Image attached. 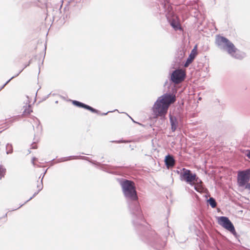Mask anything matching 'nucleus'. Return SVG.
<instances>
[{
    "instance_id": "6",
    "label": "nucleus",
    "mask_w": 250,
    "mask_h": 250,
    "mask_svg": "<svg viewBox=\"0 0 250 250\" xmlns=\"http://www.w3.org/2000/svg\"><path fill=\"white\" fill-rule=\"evenodd\" d=\"M218 223L220 225L230 231L232 234H236L234 226L228 217L225 216L219 217L218 218Z\"/></svg>"
},
{
    "instance_id": "21",
    "label": "nucleus",
    "mask_w": 250,
    "mask_h": 250,
    "mask_svg": "<svg viewBox=\"0 0 250 250\" xmlns=\"http://www.w3.org/2000/svg\"><path fill=\"white\" fill-rule=\"evenodd\" d=\"M22 70H21V71L19 72V73H18L16 76H13L12 78H10L8 81H7V82H6L4 84H3L2 86H1V87H0V91L2 89H3V88L4 87V86H5V85H6V84H7V83H9V82L12 80V79H13L14 78H15V77H17V76H18L19 75V74H20V73L22 71Z\"/></svg>"
},
{
    "instance_id": "16",
    "label": "nucleus",
    "mask_w": 250,
    "mask_h": 250,
    "mask_svg": "<svg viewBox=\"0 0 250 250\" xmlns=\"http://www.w3.org/2000/svg\"><path fill=\"white\" fill-rule=\"evenodd\" d=\"M78 157H79L78 156H75L64 157V158H61L60 159V160H58V162H61L66 161L70 160L73 159H78Z\"/></svg>"
},
{
    "instance_id": "5",
    "label": "nucleus",
    "mask_w": 250,
    "mask_h": 250,
    "mask_svg": "<svg viewBox=\"0 0 250 250\" xmlns=\"http://www.w3.org/2000/svg\"><path fill=\"white\" fill-rule=\"evenodd\" d=\"M250 180V169L239 171L237 174V184L239 187H244Z\"/></svg>"
},
{
    "instance_id": "17",
    "label": "nucleus",
    "mask_w": 250,
    "mask_h": 250,
    "mask_svg": "<svg viewBox=\"0 0 250 250\" xmlns=\"http://www.w3.org/2000/svg\"><path fill=\"white\" fill-rule=\"evenodd\" d=\"M32 112V110L31 108V106L28 105V106H26L23 112V114L25 116L28 115L30 114L31 112Z\"/></svg>"
},
{
    "instance_id": "27",
    "label": "nucleus",
    "mask_w": 250,
    "mask_h": 250,
    "mask_svg": "<svg viewBox=\"0 0 250 250\" xmlns=\"http://www.w3.org/2000/svg\"><path fill=\"white\" fill-rule=\"evenodd\" d=\"M115 142H116L117 143H125L126 142V141H115Z\"/></svg>"
},
{
    "instance_id": "32",
    "label": "nucleus",
    "mask_w": 250,
    "mask_h": 250,
    "mask_svg": "<svg viewBox=\"0 0 250 250\" xmlns=\"http://www.w3.org/2000/svg\"><path fill=\"white\" fill-rule=\"evenodd\" d=\"M7 214L6 213L4 215V217H7Z\"/></svg>"
},
{
    "instance_id": "30",
    "label": "nucleus",
    "mask_w": 250,
    "mask_h": 250,
    "mask_svg": "<svg viewBox=\"0 0 250 250\" xmlns=\"http://www.w3.org/2000/svg\"><path fill=\"white\" fill-rule=\"evenodd\" d=\"M82 159H85V160H88V158L86 157H82Z\"/></svg>"
},
{
    "instance_id": "28",
    "label": "nucleus",
    "mask_w": 250,
    "mask_h": 250,
    "mask_svg": "<svg viewBox=\"0 0 250 250\" xmlns=\"http://www.w3.org/2000/svg\"><path fill=\"white\" fill-rule=\"evenodd\" d=\"M111 112V111H108L106 113H101V115H106V114H107L108 113Z\"/></svg>"
},
{
    "instance_id": "18",
    "label": "nucleus",
    "mask_w": 250,
    "mask_h": 250,
    "mask_svg": "<svg viewBox=\"0 0 250 250\" xmlns=\"http://www.w3.org/2000/svg\"><path fill=\"white\" fill-rule=\"evenodd\" d=\"M6 154H11L13 152V146L10 144H7L6 146Z\"/></svg>"
},
{
    "instance_id": "31",
    "label": "nucleus",
    "mask_w": 250,
    "mask_h": 250,
    "mask_svg": "<svg viewBox=\"0 0 250 250\" xmlns=\"http://www.w3.org/2000/svg\"><path fill=\"white\" fill-rule=\"evenodd\" d=\"M36 158H33V159H32V163L33 164H34V161L35 160Z\"/></svg>"
},
{
    "instance_id": "25",
    "label": "nucleus",
    "mask_w": 250,
    "mask_h": 250,
    "mask_svg": "<svg viewBox=\"0 0 250 250\" xmlns=\"http://www.w3.org/2000/svg\"><path fill=\"white\" fill-rule=\"evenodd\" d=\"M91 163H92V164H94V165H97V166H101V164L99 162H92V161H90Z\"/></svg>"
},
{
    "instance_id": "3",
    "label": "nucleus",
    "mask_w": 250,
    "mask_h": 250,
    "mask_svg": "<svg viewBox=\"0 0 250 250\" xmlns=\"http://www.w3.org/2000/svg\"><path fill=\"white\" fill-rule=\"evenodd\" d=\"M217 46L221 50H226L232 57L237 59H242L246 56L245 53L238 50L234 45L227 38L217 35L215 39Z\"/></svg>"
},
{
    "instance_id": "4",
    "label": "nucleus",
    "mask_w": 250,
    "mask_h": 250,
    "mask_svg": "<svg viewBox=\"0 0 250 250\" xmlns=\"http://www.w3.org/2000/svg\"><path fill=\"white\" fill-rule=\"evenodd\" d=\"M183 172L180 174L181 179L185 181L191 186H193L195 182H198V178L195 173H192L191 171L185 168L182 169Z\"/></svg>"
},
{
    "instance_id": "10",
    "label": "nucleus",
    "mask_w": 250,
    "mask_h": 250,
    "mask_svg": "<svg viewBox=\"0 0 250 250\" xmlns=\"http://www.w3.org/2000/svg\"><path fill=\"white\" fill-rule=\"evenodd\" d=\"M197 50H196V46L192 50L191 53H190L188 57V58L187 61L184 64V66L187 67L188 66L190 63H191L194 59H195L196 56L197 55Z\"/></svg>"
},
{
    "instance_id": "24",
    "label": "nucleus",
    "mask_w": 250,
    "mask_h": 250,
    "mask_svg": "<svg viewBox=\"0 0 250 250\" xmlns=\"http://www.w3.org/2000/svg\"><path fill=\"white\" fill-rule=\"evenodd\" d=\"M245 187L246 189L250 191V183H248Z\"/></svg>"
},
{
    "instance_id": "7",
    "label": "nucleus",
    "mask_w": 250,
    "mask_h": 250,
    "mask_svg": "<svg viewBox=\"0 0 250 250\" xmlns=\"http://www.w3.org/2000/svg\"><path fill=\"white\" fill-rule=\"evenodd\" d=\"M186 77V73L182 69H176L171 75V80L175 84H178L183 81Z\"/></svg>"
},
{
    "instance_id": "13",
    "label": "nucleus",
    "mask_w": 250,
    "mask_h": 250,
    "mask_svg": "<svg viewBox=\"0 0 250 250\" xmlns=\"http://www.w3.org/2000/svg\"><path fill=\"white\" fill-rule=\"evenodd\" d=\"M170 24L171 25V26L175 30H180L181 29V26H180V24L179 23V22H178V21L174 20H172L171 21H170Z\"/></svg>"
},
{
    "instance_id": "1",
    "label": "nucleus",
    "mask_w": 250,
    "mask_h": 250,
    "mask_svg": "<svg viewBox=\"0 0 250 250\" xmlns=\"http://www.w3.org/2000/svg\"><path fill=\"white\" fill-rule=\"evenodd\" d=\"M124 195L127 201L134 224L139 225L138 221L143 220V215L138 202V198L133 182L124 180L120 183Z\"/></svg>"
},
{
    "instance_id": "19",
    "label": "nucleus",
    "mask_w": 250,
    "mask_h": 250,
    "mask_svg": "<svg viewBox=\"0 0 250 250\" xmlns=\"http://www.w3.org/2000/svg\"><path fill=\"white\" fill-rule=\"evenodd\" d=\"M6 172V169L1 165H0V180L4 177Z\"/></svg>"
},
{
    "instance_id": "22",
    "label": "nucleus",
    "mask_w": 250,
    "mask_h": 250,
    "mask_svg": "<svg viewBox=\"0 0 250 250\" xmlns=\"http://www.w3.org/2000/svg\"><path fill=\"white\" fill-rule=\"evenodd\" d=\"M34 122H35L36 123V125H37V129L39 131H41V127L40 126V122H39V121L38 120L37 118H35L34 119Z\"/></svg>"
},
{
    "instance_id": "26",
    "label": "nucleus",
    "mask_w": 250,
    "mask_h": 250,
    "mask_svg": "<svg viewBox=\"0 0 250 250\" xmlns=\"http://www.w3.org/2000/svg\"><path fill=\"white\" fill-rule=\"evenodd\" d=\"M246 156L250 159V150H249L246 154Z\"/></svg>"
},
{
    "instance_id": "33",
    "label": "nucleus",
    "mask_w": 250,
    "mask_h": 250,
    "mask_svg": "<svg viewBox=\"0 0 250 250\" xmlns=\"http://www.w3.org/2000/svg\"><path fill=\"white\" fill-rule=\"evenodd\" d=\"M22 205H21V206L20 207H19L18 208H20L21 207H22Z\"/></svg>"
},
{
    "instance_id": "14",
    "label": "nucleus",
    "mask_w": 250,
    "mask_h": 250,
    "mask_svg": "<svg viewBox=\"0 0 250 250\" xmlns=\"http://www.w3.org/2000/svg\"><path fill=\"white\" fill-rule=\"evenodd\" d=\"M46 172V170L44 172V174H43V175L42 178V180H41V184L40 185H38L37 186V187L38 188H39V190H38L37 192H36L34 193V194H33V195L30 198V199L29 200H28L27 201H26V202H25V203H27V202H28L29 201H30V200H31L33 197H34L36 195H37L39 192L42 189V188H43V185H42V179L45 174V173Z\"/></svg>"
},
{
    "instance_id": "15",
    "label": "nucleus",
    "mask_w": 250,
    "mask_h": 250,
    "mask_svg": "<svg viewBox=\"0 0 250 250\" xmlns=\"http://www.w3.org/2000/svg\"><path fill=\"white\" fill-rule=\"evenodd\" d=\"M208 202L212 208H214L216 207V202L213 198L210 197L208 200Z\"/></svg>"
},
{
    "instance_id": "2",
    "label": "nucleus",
    "mask_w": 250,
    "mask_h": 250,
    "mask_svg": "<svg viewBox=\"0 0 250 250\" xmlns=\"http://www.w3.org/2000/svg\"><path fill=\"white\" fill-rule=\"evenodd\" d=\"M175 101V95L171 93H165L158 97L152 107L155 116L161 117L162 119L164 120L169 106Z\"/></svg>"
},
{
    "instance_id": "20",
    "label": "nucleus",
    "mask_w": 250,
    "mask_h": 250,
    "mask_svg": "<svg viewBox=\"0 0 250 250\" xmlns=\"http://www.w3.org/2000/svg\"><path fill=\"white\" fill-rule=\"evenodd\" d=\"M199 181L198 183H197V184L194 186V189L199 192H201L203 191V187L200 185L199 184ZM200 183H202V181L200 180L199 181Z\"/></svg>"
},
{
    "instance_id": "12",
    "label": "nucleus",
    "mask_w": 250,
    "mask_h": 250,
    "mask_svg": "<svg viewBox=\"0 0 250 250\" xmlns=\"http://www.w3.org/2000/svg\"><path fill=\"white\" fill-rule=\"evenodd\" d=\"M165 164L167 168L172 167L175 165V160L172 156L167 155L165 157Z\"/></svg>"
},
{
    "instance_id": "11",
    "label": "nucleus",
    "mask_w": 250,
    "mask_h": 250,
    "mask_svg": "<svg viewBox=\"0 0 250 250\" xmlns=\"http://www.w3.org/2000/svg\"><path fill=\"white\" fill-rule=\"evenodd\" d=\"M169 120L171 125V129L172 132H174L178 126V121L177 119L174 116L169 114Z\"/></svg>"
},
{
    "instance_id": "9",
    "label": "nucleus",
    "mask_w": 250,
    "mask_h": 250,
    "mask_svg": "<svg viewBox=\"0 0 250 250\" xmlns=\"http://www.w3.org/2000/svg\"><path fill=\"white\" fill-rule=\"evenodd\" d=\"M73 104L75 105L87 109L93 113L100 114V111L93 107L77 101H73Z\"/></svg>"
},
{
    "instance_id": "23",
    "label": "nucleus",
    "mask_w": 250,
    "mask_h": 250,
    "mask_svg": "<svg viewBox=\"0 0 250 250\" xmlns=\"http://www.w3.org/2000/svg\"><path fill=\"white\" fill-rule=\"evenodd\" d=\"M35 137L34 139V142L33 144L32 145V148L33 149H35L37 148V145L35 144L37 142H38L39 140V138L37 137L36 135H35Z\"/></svg>"
},
{
    "instance_id": "8",
    "label": "nucleus",
    "mask_w": 250,
    "mask_h": 250,
    "mask_svg": "<svg viewBox=\"0 0 250 250\" xmlns=\"http://www.w3.org/2000/svg\"><path fill=\"white\" fill-rule=\"evenodd\" d=\"M149 243L152 247V250H162L164 243L158 236L153 237L149 240Z\"/></svg>"
},
{
    "instance_id": "29",
    "label": "nucleus",
    "mask_w": 250,
    "mask_h": 250,
    "mask_svg": "<svg viewBox=\"0 0 250 250\" xmlns=\"http://www.w3.org/2000/svg\"><path fill=\"white\" fill-rule=\"evenodd\" d=\"M171 10V7H168V12H170V10Z\"/></svg>"
}]
</instances>
